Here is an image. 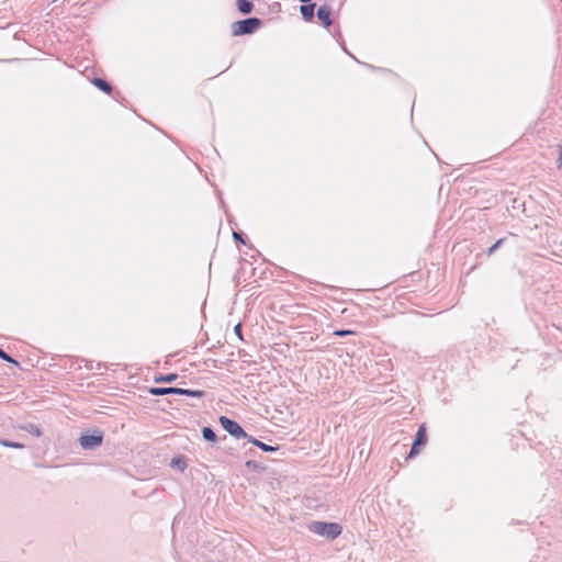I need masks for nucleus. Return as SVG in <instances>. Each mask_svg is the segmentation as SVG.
I'll return each mask as SVG.
<instances>
[{
    "label": "nucleus",
    "instance_id": "1",
    "mask_svg": "<svg viewBox=\"0 0 562 562\" xmlns=\"http://www.w3.org/2000/svg\"><path fill=\"white\" fill-rule=\"evenodd\" d=\"M310 530L316 535L335 539L341 533V526L336 522L313 521Z\"/></svg>",
    "mask_w": 562,
    "mask_h": 562
},
{
    "label": "nucleus",
    "instance_id": "2",
    "mask_svg": "<svg viewBox=\"0 0 562 562\" xmlns=\"http://www.w3.org/2000/svg\"><path fill=\"white\" fill-rule=\"evenodd\" d=\"M261 22L257 18H249L246 20L237 21L233 24L232 33L235 36L254 33Z\"/></svg>",
    "mask_w": 562,
    "mask_h": 562
},
{
    "label": "nucleus",
    "instance_id": "3",
    "mask_svg": "<svg viewBox=\"0 0 562 562\" xmlns=\"http://www.w3.org/2000/svg\"><path fill=\"white\" fill-rule=\"evenodd\" d=\"M149 393L153 395L181 394L192 397H202L204 395V392L200 390H186L178 387H150Z\"/></svg>",
    "mask_w": 562,
    "mask_h": 562
},
{
    "label": "nucleus",
    "instance_id": "4",
    "mask_svg": "<svg viewBox=\"0 0 562 562\" xmlns=\"http://www.w3.org/2000/svg\"><path fill=\"white\" fill-rule=\"evenodd\" d=\"M220 423L222 425V427L228 432L231 434L232 436L236 437V438H244L246 437V432L244 431V429L239 426L238 423H236L235 420H232L229 419L228 417L226 416H221L220 417Z\"/></svg>",
    "mask_w": 562,
    "mask_h": 562
},
{
    "label": "nucleus",
    "instance_id": "5",
    "mask_svg": "<svg viewBox=\"0 0 562 562\" xmlns=\"http://www.w3.org/2000/svg\"><path fill=\"white\" fill-rule=\"evenodd\" d=\"M103 441V434L100 430L94 431L92 435H82L79 442L83 449H93L99 447Z\"/></svg>",
    "mask_w": 562,
    "mask_h": 562
},
{
    "label": "nucleus",
    "instance_id": "6",
    "mask_svg": "<svg viewBox=\"0 0 562 562\" xmlns=\"http://www.w3.org/2000/svg\"><path fill=\"white\" fill-rule=\"evenodd\" d=\"M426 441H427L426 426L420 425L417 430L416 438L413 442V446H412L408 457L412 458V457L416 456L417 453H419V448L422 446H424L426 443Z\"/></svg>",
    "mask_w": 562,
    "mask_h": 562
},
{
    "label": "nucleus",
    "instance_id": "7",
    "mask_svg": "<svg viewBox=\"0 0 562 562\" xmlns=\"http://www.w3.org/2000/svg\"><path fill=\"white\" fill-rule=\"evenodd\" d=\"M317 18L321 21V23L328 29L331 25V10L328 5H322L319 7L317 11Z\"/></svg>",
    "mask_w": 562,
    "mask_h": 562
},
{
    "label": "nucleus",
    "instance_id": "8",
    "mask_svg": "<svg viewBox=\"0 0 562 562\" xmlns=\"http://www.w3.org/2000/svg\"><path fill=\"white\" fill-rule=\"evenodd\" d=\"M314 9H315V4L312 3V4H305V5H301V14L303 16V19L305 21H308L311 22L314 18Z\"/></svg>",
    "mask_w": 562,
    "mask_h": 562
},
{
    "label": "nucleus",
    "instance_id": "9",
    "mask_svg": "<svg viewBox=\"0 0 562 562\" xmlns=\"http://www.w3.org/2000/svg\"><path fill=\"white\" fill-rule=\"evenodd\" d=\"M92 83H93L97 88H99L100 90L104 91L105 93H111V91H112L111 86H110L105 80H103V79H101V78H94V79L92 80Z\"/></svg>",
    "mask_w": 562,
    "mask_h": 562
},
{
    "label": "nucleus",
    "instance_id": "10",
    "mask_svg": "<svg viewBox=\"0 0 562 562\" xmlns=\"http://www.w3.org/2000/svg\"><path fill=\"white\" fill-rule=\"evenodd\" d=\"M237 8L241 13L247 14L252 10V3L248 0H237Z\"/></svg>",
    "mask_w": 562,
    "mask_h": 562
},
{
    "label": "nucleus",
    "instance_id": "11",
    "mask_svg": "<svg viewBox=\"0 0 562 562\" xmlns=\"http://www.w3.org/2000/svg\"><path fill=\"white\" fill-rule=\"evenodd\" d=\"M250 442L254 443L255 446H257L258 448H260L262 451H266V452H271V451H276L277 448L276 447H272V446H268L257 439H250Z\"/></svg>",
    "mask_w": 562,
    "mask_h": 562
},
{
    "label": "nucleus",
    "instance_id": "12",
    "mask_svg": "<svg viewBox=\"0 0 562 562\" xmlns=\"http://www.w3.org/2000/svg\"><path fill=\"white\" fill-rule=\"evenodd\" d=\"M177 378H178V375L176 373H170V374H167V375L157 376L155 379V382H157V383H160V382L170 383V382H173Z\"/></svg>",
    "mask_w": 562,
    "mask_h": 562
},
{
    "label": "nucleus",
    "instance_id": "13",
    "mask_svg": "<svg viewBox=\"0 0 562 562\" xmlns=\"http://www.w3.org/2000/svg\"><path fill=\"white\" fill-rule=\"evenodd\" d=\"M202 434H203V438L207 441H215L216 440V435L215 432L209 428V427H204L203 430H202Z\"/></svg>",
    "mask_w": 562,
    "mask_h": 562
},
{
    "label": "nucleus",
    "instance_id": "14",
    "mask_svg": "<svg viewBox=\"0 0 562 562\" xmlns=\"http://www.w3.org/2000/svg\"><path fill=\"white\" fill-rule=\"evenodd\" d=\"M24 429L33 436L41 437L43 435L41 428L36 425H29Z\"/></svg>",
    "mask_w": 562,
    "mask_h": 562
},
{
    "label": "nucleus",
    "instance_id": "15",
    "mask_svg": "<svg viewBox=\"0 0 562 562\" xmlns=\"http://www.w3.org/2000/svg\"><path fill=\"white\" fill-rule=\"evenodd\" d=\"M0 445L8 448L23 449L24 445L0 439Z\"/></svg>",
    "mask_w": 562,
    "mask_h": 562
},
{
    "label": "nucleus",
    "instance_id": "16",
    "mask_svg": "<svg viewBox=\"0 0 562 562\" xmlns=\"http://www.w3.org/2000/svg\"><path fill=\"white\" fill-rule=\"evenodd\" d=\"M0 358L7 362L14 363L15 366H19V362L12 359L8 353H5L2 349H0Z\"/></svg>",
    "mask_w": 562,
    "mask_h": 562
},
{
    "label": "nucleus",
    "instance_id": "17",
    "mask_svg": "<svg viewBox=\"0 0 562 562\" xmlns=\"http://www.w3.org/2000/svg\"><path fill=\"white\" fill-rule=\"evenodd\" d=\"M355 334H356V331L349 330V329H346V330L339 329V330L334 331V335H336V336H348V335H355Z\"/></svg>",
    "mask_w": 562,
    "mask_h": 562
},
{
    "label": "nucleus",
    "instance_id": "18",
    "mask_svg": "<svg viewBox=\"0 0 562 562\" xmlns=\"http://www.w3.org/2000/svg\"><path fill=\"white\" fill-rule=\"evenodd\" d=\"M504 239H498L487 251V255H492L503 243Z\"/></svg>",
    "mask_w": 562,
    "mask_h": 562
},
{
    "label": "nucleus",
    "instance_id": "19",
    "mask_svg": "<svg viewBox=\"0 0 562 562\" xmlns=\"http://www.w3.org/2000/svg\"><path fill=\"white\" fill-rule=\"evenodd\" d=\"M235 334L241 338V325L237 324L234 328Z\"/></svg>",
    "mask_w": 562,
    "mask_h": 562
},
{
    "label": "nucleus",
    "instance_id": "20",
    "mask_svg": "<svg viewBox=\"0 0 562 562\" xmlns=\"http://www.w3.org/2000/svg\"><path fill=\"white\" fill-rule=\"evenodd\" d=\"M233 236H234V238H235L236 240H239L240 243H244V240H243L241 236H240L238 233L234 232V233H233Z\"/></svg>",
    "mask_w": 562,
    "mask_h": 562
},
{
    "label": "nucleus",
    "instance_id": "21",
    "mask_svg": "<svg viewBox=\"0 0 562 562\" xmlns=\"http://www.w3.org/2000/svg\"><path fill=\"white\" fill-rule=\"evenodd\" d=\"M559 161H560V165H562V148H561V153H560Z\"/></svg>",
    "mask_w": 562,
    "mask_h": 562
},
{
    "label": "nucleus",
    "instance_id": "22",
    "mask_svg": "<svg viewBox=\"0 0 562 562\" xmlns=\"http://www.w3.org/2000/svg\"><path fill=\"white\" fill-rule=\"evenodd\" d=\"M300 1L306 3V2H310L311 0H300Z\"/></svg>",
    "mask_w": 562,
    "mask_h": 562
}]
</instances>
